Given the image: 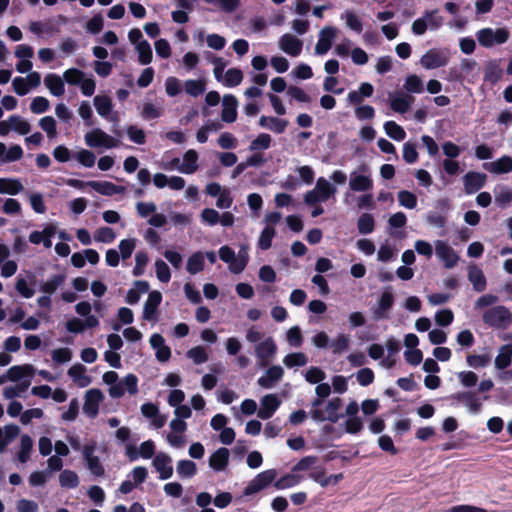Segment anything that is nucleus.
I'll list each match as a JSON object with an SVG mask.
<instances>
[{
	"instance_id": "nucleus-1",
	"label": "nucleus",
	"mask_w": 512,
	"mask_h": 512,
	"mask_svg": "<svg viewBox=\"0 0 512 512\" xmlns=\"http://www.w3.org/2000/svg\"><path fill=\"white\" fill-rule=\"evenodd\" d=\"M246 341L252 345L253 352L259 367H266L277 354V344L274 338L257 325H251L245 332Z\"/></svg>"
},
{
	"instance_id": "nucleus-2",
	"label": "nucleus",
	"mask_w": 512,
	"mask_h": 512,
	"mask_svg": "<svg viewBox=\"0 0 512 512\" xmlns=\"http://www.w3.org/2000/svg\"><path fill=\"white\" fill-rule=\"evenodd\" d=\"M498 297L493 294H485L480 296L474 304L476 310H483L482 320L489 327L495 329H506L512 323V312L505 306L497 305Z\"/></svg>"
},
{
	"instance_id": "nucleus-3",
	"label": "nucleus",
	"mask_w": 512,
	"mask_h": 512,
	"mask_svg": "<svg viewBox=\"0 0 512 512\" xmlns=\"http://www.w3.org/2000/svg\"><path fill=\"white\" fill-rule=\"evenodd\" d=\"M475 36L481 47L489 49L508 42L510 39V31L506 27H485L479 29Z\"/></svg>"
},
{
	"instance_id": "nucleus-4",
	"label": "nucleus",
	"mask_w": 512,
	"mask_h": 512,
	"mask_svg": "<svg viewBox=\"0 0 512 512\" xmlns=\"http://www.w3.org/2000/svg\"><path fill=\"white\" fill-rule=\"evenodd\" d=\"M220 259L228 264L229 270L234 274L244 271L249 260L248 248L242 246L236 254L229 246H222L219 249Z\"/></svg>"
},
{
	"instance_id": "nucleus-5",
	"label": "nucleus",
	"mask_w": 512,
	"mask_h": 512,
	"mask_svg": "<svg viewBox=\"0 0 512 512\" xmlns=\"http://www.w3.org/2000/svg\"><path fill=\"white\" fill-rule=\"evenodd\" d=\"M337 189L326 178L317 179L315 187L304 195V202L308 205H315L319 202H325L334 196Z\"/></svg>"
},
{
	"instance_id": "nucleus-6",
	"label": "nucleus",
	"mask_w": 512,
	"mask_h": 512,
	"mask_svg": "<svg viewBox=\"0 0 512 512\" xmlns=\"http://www.w3.org/2000/svg\"><path fill=\"white\" fill-rule=\"evenodd\" d=\"M85 143L91 148L112 149L119 145V141L100 128H94L84 136Z\"/></svg>"
},
{
	"instance_id": "nucleus-7",
	"label": "nucleus",
	"mask_w": 512,
	"mask_h": 512,
	"mask_svg": "<svg viewBox=\"0 0 512 512\" xmlns=\"http://www.w3.org/2000/svg\"><path fill=\"white\" fill-rule=\"evenodd\" d=\"M30 130V123L18 115H12L6 120L0 121V136H6L11 131L20 135H26Z\"/></svg>"
},
{
	"instance_id": "nucleus-8",
	"label": "nucleus",
	"mask_w": 512,
	"mask_h": 512,
	"mask_svg": "<svg viewBox=\"0 0 512 512\" xmlns=\"http://www.w3.org/2000/svg\"><path fill=\"white\" fill-rule=\"evenodd\" d=\"M448 62V53L437 48L429 49L420 59L421 66L427 70L444 67Z\"/></svg>"
},
{
	"instance_id": "nucleus-9",
	"label": "nucleus",
	"mask_w": 512,
	"mask_h": 512,
	"mask_svg": "<svg viewBox=\"0 0 512 512\" xmlns=\"http://www.w3.org/2000/svg\"><path fill=\"white\" fill-rule=\"evenodd\" d=\"M337 35V28L329 25L324 26L318 33V40L314 47V53L320 56L325 55L331 49Z\"/></svg>"
},
{
	"instance_id": "nucleus-10",
	"label": "nucleus",
	"mask_w": 512,
	"mask_h": 512,
	"mask_svg": "<svg viewBox=\"0 0 512 512\" xmlns=\"http://www.w3.org/2000/svg\"><path fill=\"white\" fill-rule=\"evenodd\" d=\"M366 167L363 166L359 170L350 174L349 188L353 192H370L373 188V180L370 175L365 173Z\"/></svg>"
},
{
	"instance_id": "nucleus-11",
	"label": "nucleus",
	"mask_w": 512,
	"mask_h": 512,
	"mask_svg": "<svg viewBox=\"0 0 512 512\" xmlns=\"http://www.w3.org/2000/svg\"><path fill=\"white\" fill-rule=\"evenodd\" d=\"M435 254L444 266L451 269L456 266L459 260L457 252L445 241L436 240L434 242Z\"/></svg>"
},
{
	"instance_id": "nucleus-12",
	"label": "nucleus",
	"mask_w": 512,
	"mask_h": 512,
	"mask_svg": "<svg viewBox=\"0 0 512 512\" xmlns=\"http://www.w3.org/2000/svg\"><path fill=\"white\" fill-rule=\"evenodd\" d=\"M57 233V224L56 223H47L43 226L41 231H32L29 234V242L38 245L40 243L47 249L52 247V238Z\"/></svg>"
},
{
	"instance_id": "nucleus-13",
	"label": "nucleus",
	"mask_w": 512,
	"mask_h": 512,
	"mask_svg": "<svg viewBox=\"0 0 512 512\" xmlns=\"http://www.w3.org/2000/svg\"><path fill=\"white\" fill-rule=\"evenodd\" d=\"M104 400V394L101 390L92 388L85 392L83 412L90 418L96 417L99 406Z\"/></svg>"
},
{
	"instance_id": "nucleus-14",
	"label": "nucleus",
	"mask_w": 512,
	"mask_h": 512,
	"mask_svg": "<svg viewBox=\"0 0 512 512\" xmlns=\"http://www.w3.org/2000/svg\"><path fill=\"white\" fill-rule=\"evenodd\" d=\"M341 407V400L339 398L328 401L324 410L313 409L311 411V417L315 421H331L336 422L338 420V411Z\"/></svg>"
},
{
	"instance_id": "nucleus-15",
	"label": "nucleus",
	"mask_w": 512,
	"mask_h": 512,
	"mask_svg": "<svg viewBox=\"0 0 512 512\" xmlns=\"http://www.w3.org/2000/svg\"><path fill=\"white\" fill-rule=\"evenodd\" d=\"M14 55L19 59L16 65L17 72L21 74L30 72L33 67L31 59L34 55L32 47L26 44H19L15 47Z\"/></svg>"
},
{
	"instance_id": "nucleus-16",
	"label": "nucleus",
	"mask_w": 512,
	"mask_h": 512,
	"mask_svg": "<svg viewBox=\"0 0 512 512\" xmlns=\"http://www.w3.org/2000/svg\"><path fill=\"white\" fill-rule=\"evenodd\" d=\"M278 47L285 54L298 57L303 49V41L291 33H285L279 38Z\"/></svg>"
},
{
	"instance_id": "nucleus-17",
	"label": "nucleus",
	"mask_w": 512,
	"mask_h": 512,
	"mask_svg": "<svg viewBox=\"0 0 512 512\" xmlns=\"http://www.w3.org/2000/svg\"><path fill=\"white\" fill-rule=\"evenodd\" d=\"M276 477L273 469L259 473L245 488V494L251 495L267 487Z\"/></svg>"
},
{
	"instance_id": "nucleus-18",
	"label": "nucleus",
	"mask_w": 512,
	"mask_h": 512,
	"mask_svg": "<svg viewBox=\"0 0 512 512\" xmlns=\"http://www.w3.org/2000/svg\"><path fill=\"white\" fill-rule=\"evenodd\" d=\"M96 445L94 443L87 444L83 447L82 453L86 460L89 471L95 476L104 475V467L99 458L95 455Z\"/></svg>"
},
{
	"instance_id": "nucleus-19",
	"label": "nucleus",
	"mask_w": 512,
	"mask_h": 512,
	"mask_svg": "<svg viewBox=\"0 0 512 512\" xmlns=\"http://www.w3.org/2000/svg\"><path fill=\"white\" fill-rule=\"evenodd\" d=\"M280 404L281 401L275 394L263 396L260 400V409L257 411V416L263 420L271 418Z\"/></svg>"
},
{
	"instance_id": "nucleus-20",
	"label": "nucleus",
	"mask_w": 512,
	"mask_h": 512,
	"mask_svg": "<svg viewBox=\"0 0 512 512\" xmlns=\"http://www.w3.org/2000/svg\"><path fill=\"white\" fill-rule=\"evenodd\" d=\"M238 100L234 95L226 94L222 98L221 120L233 123L237 119Z\"/></svg>"
},
{
	"instance_id": "nucleus-21",
	"label": "nucleus",
	"mask_w": 512,
	"mask_h": 512,
	"mask_svg": "<svg viewBox=\"0 0 512 512\" xmlns=\"http://www.w3.org/2000/svg\"><path fill=\"white\" fill-rule=\"evenodd\" d=\"M67 374L73 383L80 388L87 387L92 383V378L87 374L86 367L80 363L72 365L68 369Z\"/></svg>"
},
{
	"instance_id": "nucleus-22",
	"label": "nucleus",
	"mask_w": 512,
	"mask_h": 512,
	"mask_svg": "<svg viewBox=\"0 0 512 512\" xmlns=\"http://www.w3.org/2000/svg\"><path fill=\"white\" fill-rule=\"evenodd\" d=\"M24 151L18 144H12L9 147L0 142V165L16 162L23 158Z\"/></svg>"
},
{
	"instance_id": "nucleus-23",
	"label": "nucleus",
	"mask_w": 512,
	"mask_h": 512,
	"mask_svg": "<svg viewBox=\"0 0 512 512\" xmlns=\"http://www.w3.org/2000/svg\"><path fill=\"white\" fill-rule=\"evenodd\" d=\"M171 463V457L165 453H159L155 456L153 460V466L159 473V477L161 480H166L172 477L173 467Z\"/></svg>"
},
{
	"instance_id": "nucleus-24",
	"label": "nucleus",
	"mask_w": 512,
	"mask_h": 512,
	"mask_svg": "<svg viewBox=\"0 0 512 512\" xmlns=\"http://www.w3.org/2000/svg\"><path fill=\"white\" fill-rule=\"evenodd\" d=\"M284 370L279 365L269 367L265 374L258 379V385L270 389L283 377Z\"/></svg>"
},
{
	"instance_id": "nucleus-25",
	"label": "nucleus",
	"mask_w": 512,
	"mask_h": 512,
	"mask_svg": "<svg viewBox=\"0 0 512 512\" xmlns=\"http://www.w3.org/2000/svg\"><path fill=\"white\" fill-rule=\"evenodd\" d=\"M99 325L96 316H88L85 320L72 318L66 322V329L71 333H82L86 328H95Z\"/></svg>"
},
{
	"instance_id": "nucleus-26",
	"label": "nucleus",
	"mask_w": 512,
	"mask_h": 512,
	"mask_svg": "<svg viewBox=\"0 0 512 512\" xmlns=\"http://www.w3.org/2000/svg\"><path fill=\"white\" fill-rule=\"evenodd\" d=\"M486 175L479 172H468L463 177L464 188L467 194H473L481 189L486 182Z\"/></svg>"
},
{
	"instance_id": "nucleus-27",
	"label": "nucleus",
	"mask_w": 512,
	"mask_h": 512,
	"mask_svg": "<svg viewBox=\"0 0 512 512\" xmlns=\"http://www.w3.org/2000/svg\"><path fill=\"white\" fill-rule=\"evenodd\" d=\"M44 85L52 96L61 97L65 93L64 79L55 73H48L44 77Z\"/></svg>"
},
{
	"instance_id": "nucleus-28",
	"label": "nucleus",
	"mask_w": 512,
	"mask_h": 512,
	"mask_svg": "<svg viewBox=\"0 0 512 512\" xmlns=\"http://www.w3.org/2000/svg\"><path fill=\"white\" fill-rule=\"evenodd\" d=\"M389 97L391 109L394 112L401 114L407 112L414 101L412 96L401 93H390Z\"/></svg>"
},
{
	"instance_id": "nucleus-29",
	"label": "nucleus",
	"mask_w": 512,
	"mask_h": 512,
	"mask_svg": "<svg viewBox=\"0 0 512 512\" xmlns=\"http://www.w3.org/2000/svg\"><path fill=\"white\" fill-rule=\"evenodd\" d=\"M87 185L93 190L104 196H112L114 194H122L125 192L123 186H117L109 181H89Z\"/></svg>"
},
{
	"instance_id": "nucleus-30",
	"label": "nucleus",
	"mask_w": 512,
	"mask_h": 512,
	"mask_svg": "<svg viewBox=\"0 0 512 512\" xmlns=\"http://www.w3.org/2000/svg\"><path fill=\"white\" fill-rule=\"evenodd\" d=\"M230 453L227 448H218L209 457V466L214 471H224L229 463Z\"/></svg>"
},
{
	"instance_id": "nucleus-31",
	"label": "nucleus",
	"mask_w": 512,
	"mask_h": 512,
	"mask_svg": "<svg viewBox=\"0 0 512 512\" xmlns=\"http://www.w3.org/2000/svg\"><path fill=\"white\" fill-rule=\"evenodd\" d=\"M150 345L156 351V358L161 362H166L171 356V351L168 346L165 345L164 338L158 334H152L150 337Z\"/></svg>"
},
{
	"instance_id": "nucleus-32",
	"label": "nucleus",
	"mask_w": 512,
	"mask_h": 512,
	"mask_svg": "<svg viewBox=\"0 0 512 512\" xmlns=\"http://www.w3.org/2000/svg\"><path fill=\"white\" fill-rule=\"evenodd\" d=\"M455 398L462 401L470 414H478L482 410V403L480 399L473 392H460L456 394Z\"/></svg>"
},
{
	"instance_id": "nucleus-33",
	"label": "nucleus",
	"mask_w": 512,
	"mask_h": 512,
	"mask_svg": "<svg viewBox=\"0 0 512 512\" xmlns=\"http://www.w3.org/2000/svg\"><path fill=\"white\" fill-rule=\"evenodd\" d=\"M176 170L183 174H193L198 170V153L189 149L183 156V161L180 166L176 167Z\"/></svg>"
},
{
	"instance_id": "nucleus-34",
	"label": "nucleus",
	"mask_w": 512,
	"mask_h": 512,
	"mask_svg": "<svg viewBox=\"0 0 512 512\" xmlns=\"http://www.w3.org/2000/svg\"><path fill=\"white\" fill-rule=\"evenodd\" d=\"M484 168L493 174L509 173L512 171V157L502 156L495 161L485 163Z\"/></svg>"
},
{
	"instance_id": "nucleus-35",
	"label": "nucleus",
	"mask_w": 512,
	"mask_h": 512,
	"mask_svg": "<svg viewBox=\"0 0 512 512\" xmlns=\"http://www.w3.org/2000/svg\"><path fill=\"white\" fill-rule=\"evenodd\" d=\"M24 190V186L18 178L1 177L0 194L17 195Z\"/></svg>"
},
{
	"instance_id": "nucleus-36",
	"label": "nucleus",
	"mask_w": 512,
	"mask_h": 512,
	"mask_svg": "<svg viewBox=\"0 0 512 512\" xmlns=\"http://www.w3.org/2000/svg\"><path fill=\"white\" fill-rule=\"evenodd\" d=\"M259 125L275 133H283L288 126V121L281 118L262 115L259 118Z\"/></svg>"
},
{
	"instance_id": "nucleus-37",
	"label": "nucleus",
	"mask_w": 512,
	"mask_h": 512,
	"mask_svg": "<svg viewBox=\"0 0 512 512\" xmlns=\"http://www.w3.org/2000/svg\"><path fill=\"white\" fill-rule=\"evenodd\" d=\"M102 380L104 384L109 386L108 394L111 398H121L123 396V391L117 382L119 381V376L115 371H107L103 374Z\"/></svg>"
},
{
	"instance_id": "nucleus-38",
	"label": "nucleus",
	"mask_w": 512,
	"mask_h": 512,
	"mask_svg": "<svg viewBox=\"0 0 512 512\" xmlns=\"http://www.w3.org/2000/svg\"><path fill=\"white\" fill-rule=\"evenodd\" d=\"M19 433V427L14 424H8L4 427H0V454L6 450L9 443L13 441Z\"/></svg>"
},
{
	"instance_id": "nucleus-39",
	"label": "nucleus",
	"mask_w": 512,
	"mask_h": 512,
	"mask_svg": "<svg viewBox=\"0 0 512 512\" xmlns=\"http://www.w3.org/2000/svg\"><path fill=\"white\" fill-rule=\"evenodd\" d=\"M393 303H394V295L392 294V292H390L388 290L384 291L381 294L377 308L374 311L376 319L385 318L387 312L393 306Z\"/></svg>"
},
{
	"instance_id": "nucleus-40",
	"label": "nucleus",
	"mask_w": 512,
	"mask_h": 512,
	"mask_svg": "<svg viewBox=\"0 0 512 512\" xmlns=\"http://www.w3.org/2000/svg\"><path fill=\"white\" fill-rule=\"evenodd\" d=\"M8 378L10 381L16 382L25 377H31L35 373V368L30 364L15 365L8 370Z\"/></svg>"
},
{
	"instance_id": "nucleus-41",
	"label": "nucleus",
	"mask_w": 512,
	"mask_h": 512,
	"mask_svg": "<svg viewBox=\"0 0 512 512\" xmlns=\"http://www.w3.org/2000/svg\"><path fill=\"white\" fill-rule=\"evenodd\" d=\"M161 300H162V295L159 291H152L149 294V296L144 304V309H143L144 319H146V320L152 319Z\"/></svg>"
},
{
	"instance_id": "nucleus-42",
	"label": "nucleus",
	"mask_w": 512,
	"mask_h": 512,
	"mask_svg": "<svg viewBox=\"0 0 512 512\" xmlns=\"http://www.w3.org/2000/svg\"><path fill=\"white\" fill-rule=\"evenodd\" d=\"M310 477L320 484L322 487H327L329 485H336L339 481L343 479V474L338 473L335 475L327 476L322 469L315 470Z\"/></svg>"
},
{
	"instance_id": "nucleus-43",
	"label": "nucleus",
	"mask_w": 512,
	"mask_h": 512,
	"mask_svg": "<svg viewBox=\"0 0 512 512\" xmlns=\"http://www.w3.org/2000/svg\"><path fill=\"white\" fill-rule=\"evenodd\" d=\"M93 104L97 113L101 117L108 118L113 108L112 100L110 97L106 95H97L93 99Z\"/></svg>"
},
{
	"instance_id": "nucleus-44",
	"label": "nucleus",
	"mask_w": 512,
	"mask_h": 512,
	"mask_svg": "<svg viewBox=\"0 0 512 512\" xmlns=\"http://www.w3.org/2000/svg\"><path fill=\"white\" fill-rule=\"evenodd\" d=\"M205 261L204 253L198 251L189 256L186 263V270L188 273L195 275L204 270Z\"/></svg>"
},
{
	"instance_id": "nucleus-45",
	"label": "nucleus",
	"mask_w": 512,
	"mask_h": 512,
	"mask_svg": "<svg viewBox=\"0 0 512 512\" xmlns=\"http://www.w3.org/2000/svg\"><path fill=\"white\" fill-rule=\"evenodd\" d=\"M468 278L476 291L481 292L486 288V279L480 268L471 266L468 271Z\"/></svg>"
},
{
	"instance_id": "nucleus-46",
	"label": "nucleus",
	"mask_w": 512,
	"mask_h": 512,
	"mask_svg": "<svg viewBox=\"0 0 512 512\" xmlns=\"http://www.w3.org/2000/svg\"><path fill=\"white\" fill-rule=\"evenodd\" d=\"M512 361V344L500 347L498 355L495 358V367L497 369L507 368Z\"/></svg>"
},
{
	"instance_id": "nucleus-47",
	"label": "nucleus",
	"mask_w": 512,
	"mask_h": 512,
	"mask_svg": "<svg viewBox=\"0 0 512 512\" xmlns=\"http://www.w3.org/2000/svg\"><path fill=\"white\" fill-rule=\"evenodd\" d=\"M244 75L238 68L228 69L222 79V84L226 87H236L243 81Z\"/></svg>"
},
{
	"instance_id": "nucleus-48",
	"label": "nucleus",
	"mask_w": 512,
	"mask_h": 512,
	"mask_svg": "<svg viewBox=\"0 0 512 512\" xmlns=\"http://www.w3.org/2000/svg\"><path fill=\"white\" fill-rule=\"evenodd\" d=\"M33 448V441L30 436L22 435L20 439L19 451L17 454V459L21 463H26L29 458Z\"/></svg>"
},
{
	"instance_id": "nucleus-49",
	"label": "nucleus",
	"mask_w": 512,
	"mask_h": 512,
	"mask_svg": "<svg viewBox=\"0 0 512 512\" xmlns=\"http://www.w3.org/2000/svg\"><path fill=\"white\" fill-rule=\"evenodd\" d=\"M350 336L344 333H338L335 338L330 342L332 353L341 354L345 352L350 345Z\"/></svg>"
},
{
	"instance_id": "nucleus-50",
	"label": "nucleus",
	"mask_w": 512,
	"mask_h": 512,
	"mask_svg": "<svg viewBox=\"0 0 512 512\" xmlns=\"http://www.w3.org/2000/svg\"><path fill=\"white\" fill-rule=\"evenodd\" d=\"M59 484L63 488L73 489L79 484V477L76 472L65 469L59 474Z\"/></svg>"
},
{
	"instance_id": "nucleus-51",
	"label": "nucleus",
	"mask_w": 512,
	"mask_h": 512,
	"mask_svg": "<svg viewBox=\"0 0 512 512\" xmlns=\"http://www.w3.org/2000/svg\"><path fill=\"white\" fill-rule=\"evenodd\" d=\"M341 19L345 20V24L349 29H351L357 33L362 32V30H363L362 21H361L360 17L355 12H353L351 10H345L341 14Z\"/></svg>"
},
{
	"instance_id": "nucleus-52",
	"label": "nucleus",
	"mask_w": 512,
	"mask_h": 512,
	"mask_svg": "<svg viewBox=\"0 0 512 512\" xmlns=\"http://www.w3.org/2000/svg\"><path fill=\"white\" fill-rule=\"evenodd\" d=\"M422 19L429 26V30L431 31L438 30L444 22L443 17L439 15V11L437 9L425 11Z\"/></svg>"
},
{
	"instance_id": "nucleus-53",
	"label": "nucleus",
	"mask_w": 512,
	"mask_h": 512,
	"mask_svg": "<svg viewBox=\"0 0 512 512\" xmlns=\"http://www.w3.org/2000/svg\"><path fill=\"white\" fill-rule=\"evenodd\" d=\"M117 385L122 389L123 395L125 393L135 395L138 392V378L134 374H127L123 379L117 382Z\"/></svg>"
},
{
	"instance_id": "nucleus-54",
	"label": "nucleus",
	"mask_w": 512,
	"mask_h": 512,
	"mask_svg": "<svg viewBox=\"0 0 512 512\" xmlns=\"http://www.w3.org/2000/svg\"><path fill=\"white\" fill-rule=\"evenodd\" d=\"M383 128L387 136L395 141H402L406 137L404 129L394 121L385 122Z\"/></svg>"
},
{
	"instance_id": "nucleus-55",
	"label": "nucleus",
	"mask_w": 512,
	"mask_h": 512,
	"mask_svg": "<svg viewBox=\"0 0 512 512\" xmlns=\"http://www.w3.org/2000/svg\"><path fill=\"white\" fill-rule=\"evenodd\" d=\"M502 76V70L497 61H489L484 69V79L490 83H496Z\"/></svg>"
},
{
	"instance_id": "nucleus-56",
	"label": "nucleus",
	"mask_w": 512,
	"mask_h": 512,
	"mask_svg": "<svg viewBox=\"0 0 512 512\" xmlns=\"http://www.w3.org/2000/svg\"><path fill=\"white\" fill-rule=\"evenodd\" d=\"M39 127L46 133L49 139H55L57 133V123L52 116H44L38 121Z\"/></svg>"
},
{
	"instance_id": "nucleus-57",
	"label": "nucleus",
	"mask_w": 512,
	"mask_h": 512,
	"mask_svg": "<svg viewBox=\"0 0 512 512\" xmlns=\"http://www.w3.org/2000/svg\"><path fill=\"white\" fill-rule=\"evenodd\" d=\"M134 49L138 54V62L141 65H148L152 62L153 53H152V49H151V46L148 43V41L134 46Z\"/></svg>"
},
{
	"instance_id": "nucleus-58",
	"label": "nucleus",
	"mask_w": 512,
	"mask_h": 512,
	"mask_svg": "<svg viewBox=\"0 0 512 512\" xmlns=\"http://www.w3.org/2000/svg\"><path fill=\"white\" fill-rule=\"evenodd\" d=\"M404 89L408 93H416V94L422 93L424 90L423 81L416 74L408 75L405 78Z\"/></svg>"
},
{
	"instance_id": "nucleus-59",
	"label": "nucleus",
	"mask_w": 512,
	"mask_h": 512,
	"mask_svg": "<svg viewBox=\"0 0 512 512\" xmlns=\"http://www.w3.org/2000/svg\"><path fill=\"white\" fill-rule=\"evenodd\" d=\"M187 358L193 361L194 364H202L208 361L209 355L203 346H195L189 349L186 353Z\"/></svg>"
},
{
	"instance_id": "nucleus-60",
	"label": "nucleus",
	"mask_w": 512,
	"mask_h": 512,
	"mask_svg": "<svg viewBox=\"0 0 512 512\" xmlns=\"http://www.w3.org/2000/svg\"><path fill=\"white\" fill-rule=\"evenodd\" d=\"M154 268L157 279L162 283H167L171 279V270L167 263L162 259H157L154 262Z\"/></svg>"
},
{
	"instance_id": "nucleus-61",
	"label": "nucleus",
	"mask_w": 512,
	"mask_h": 512,
	"mask_svg": "<svg viewBox=\"0 0 512 512\" xmlns=\"http://www.w3.org/2000/svg\"><path fill=\"white\" fill-rule=\"evenodd\" d=\"M307 362L308 359L302 352L290 353L283 358V364L288 368L304 366Z\"/></svg>"
},
{
	"instance_id": "nucleus-62",
	"label": "nucleus",
	"mask_w": 512,
	"mask_h": 512,
	"mask_svg": "<svg viewBox=\"0 0 512 512\" xmlns=\"http://www.w3.org/2000/svg\"><path fill=\"white\" fill-rule=\"evenodd\" d=\"M286 341L291 347H300L303 343V335L299 326H292L286 331Z\"/></svg>"
},
{
	"instance_id": "nucleus-63",
	"label": "nucleus",
	"mask_w": 512,
	"mask_h": 512,
	"mask_svg": "<svg viewBox=\"0 0 512 512\" xmlns=\"http://www.w3.org/2000/svg\"><path fill=\"white\" fill-rule=\"evenodd\" d=\"M50 108V101L44 96H36L32 98L30 110L33 114H43Z\"/></svg>"
},
{
	"instance_id": "nucleus-64",
	"label": "nucleus",
	"mask_w": 512,
	"mask_h": 512,
	"mask_svg": "<svg viewBox=\"0 0 512 512\" xmlns=\"http://www.w3.org/2000/svg\"><path fill=\"white\" fill-rule=\"evenodd\" d=\"M512 201V189L507 186H499L495 191V202L502 207Z\"/></svg>"
}]
</instances>
